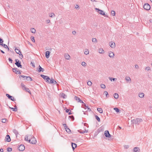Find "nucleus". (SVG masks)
<instances>
[{"instance_id": "1", "label": "nucleus", "mask_w": 152, "mask_h": 152, "mask_svg": "<svg viewBox=\"0 0 152 152\" xmlns=\"http://www.w3.org/2000/svg\"><path fill=\"white\" fill-rule=\"evenodd\" d=\"M15 64L18 67L22 68V65L21 64V62L18 59H15Z\"/></svg>"}, {"instance_id": "2", "label": "nucleus", "mask_w": 152, "mask_h": 152, "mask_svg": "<svg viewBox=\"0 0 152 152\" xmlns=\"http://www.w3.org/2000/svg\"><path fill=\"white\" fill-rule=\"evenodd\" d=\"M40 76L42 78H43V79L45 80L47 83V82H49V80H50V78L48 76H46L42 74Z\"/></svg>"}, {"instance_id": "3", "label": "nucleus", "mask_w": 152, "mask_h": 152, "mask_svg": "<svg viewBox=\"0 0 152 152\" xmlns=\"http://www.w3.org/2000/svg\"><path fill=\"white\" fill-rule=\"evenodd\" d=\"M15 51L16 53L19 55L20 56V58L21 59H22L23 58V55L22 54L21 52L20 51V50H18V49L15 48Z\"/></svg>"}, {"instance_id": "4", "label": "nucleus", "mask_w": 152, "mask_h": 152, "mask_svg": "<svg viewBox=\"0 0 152 152\" xmlns=\"http://www.w3.org/2000/svg\"><path fill=\"white\" fill-rule=\"evenodd\" d=\"M143 7L144 8L147 10H149L151 8V7L150 5L148 4L147 3L143 5Z\"/></svg>"}, {"instance_id": "5", "label": "nucleus", "mask_w": 152, "mask_h": 152, "mask_svg": "<svg viewBox=\"0 0 152 152\" xmlns=\"http://www.w3.org/2000/svg\"><path fill=\"white\" fill-rule=\"evenodd\" d=\"M29 142L32 144H35L37 142V141L36 138L34 137L32 138L31 139V141Z\"/></svg>"}, {"instance_id": "6", "label": "nucleus", "mask_w": 152, "mask_h": 152, "mask_svg": "<svg viewBox=\"0 0 152 152\" xmlns=\"http://www.w3.org/2000/svg\"><path fill=\"white\" fill-rule=\"evenodd\" d=\"M6 95L7 97H8L9 99L11 100L12 101H15L16 100L15 99H14L13 97L8 94H6Z\"/></svg>"}, {"instance_id": "7", "label": "nucleus", "mask_w": 152, "mask_h": 152, "mask_svg": "<svg viewBox=\"0 0 152 152\" xmlns=\"http://www.w3.org/2000/svg\"><path fill=\"white\" fill-rule=\"evenodd\" d=\"M104 134L107 137H111V135L110 134L109 131L108 130H106L104 132Z\"/></svg>"}, {"instance_id": "8", "label": "nucleus", "mask_w": 152, "mask_h": 152, "mask_svg": "<svg viewBox=\"0 0 152 152\" xmlns=\"http://www.w3.org/2000/svg\"><path fill=\"white\" fill-rule=\"evenodd\" d=\"M18 148L19 151H23L24 150L25 147L23 145L21 144L19 146Z\"/></svg>"}, {"instance_id": "9", "label": "nucleus", "mask_w": 152, "mask_h": 152, "mask_svg": "<svg viewBox=\"0 0 152 152\" xmlns=\"http://www.w3.org/2000/svg\"><path fill=\"white\" fill-rule=\"evenodd\" d=\"M82 107L85 109H87V111H90L91 110L89 108V107L88 106H86L85 104L82 105Z\"/></svg>"}, {"instance_id": "10", "label": "nucleus", "mask_w": 152, "mask_h": 152, "mask_svg": "<svg viewBox=\"0 0 152 152\" xmlns=\"http://www.w3.org/2000/svg\"><path fill=\"white\" fill-rule=\"evenodd\" d=\"M136 124L139 125L141 122H142L143 120L141 118H136Z\"/></svg>"}, {"instance_id": "11", "label": "nucleus", "mask_w": 152, "mask_h": 152, "mask_svg": "<svg viewBox=\"0 0 152 152\" xmlns=\"http://www.w3.org/2000/svg\"><path fill=\"white\" fill-rule=\"evenodd\" d=\"M18 69L17 68H12V71L13 72L15 73L16 74H20L21 72H20L18 70Z\"/></svg>"}, {"instance_id": "12", "label": "nucleus", "mask_w": 152, "mask_h": 152, "mask_svg": "<svg viewBox=\"0 0 152 152\" xmlns=\"http://www.w3.org/2000/svg\"><path fill=\"white\" fill-rule=\"evenodd\" d=\"M11 138L9 135L7 134L5 138V141L7 142H10L11 141Z\"/></svg>"}, {"instance_id": "13", "label": "nucleus", "mask_w": 152, "mask_h": 152, "mask_svg": "<svg viewBox=\"0 0 152 152\" xmlns=\"http://www.w3.org/2000/svg\"><path fill=\"white\" fill-rule=\"evenodd\" d=\"M95 10L97 11V12L98 13H99V14L101 15H102V13H103L104 11L103 10H101L99 9V8H95Z\"/></svg>"}, {"instance_id": "14", "label": "nucleus", "mask_w": 152, "mask_h": 152, "mask_svg": "<svg viewBox=\"0 0 152 152\" xmlns=\"http://www.w3.org/2000/svg\"><path fill=\"white\" fill-rule=\"evenodd\" d=\"M50 52L48 51H47L45 53V56L47 58H48L50 56Z\"/></svg>"}, {"instance_id": "15", "label": "nucleus", "mask_w": 152, "mask_h": 152, "mask_svg": "<svg viewBox=\"0 0 152 152\" xmlns=\"http://www.w3.org/2000/svg\"><path fill=\"white\" fill-rule=\"evenodd\" d=\"M38 67V72H43L45 71L44 69L42 68L40 65H39Z\"/></svg>"}, {"instance_id": "16", "label": "nucleus", "mask_w": 152, "mask_h": 152, "mask_svg": "<svg viewBox=\"0 0 152 152\" xmlns=\"http://www.w3.org/2000/svg\"><path fill=\"white\" fill-rule=\"evenodd\" d=\"M72 146L73 150H74L77 147V145L76 143L72 142Z\"/></svg>"}, {"instance_id": "17", "label": "nucleus", "mask_w": 152, "mask_h": 152, "mask_svg": "<svg viewBox=\"0 0 152 152\" xmlns=\"http://www.w3.org/2000/svg\"><path fill=\"white\" fill-rule=\"evenodd\" d=\"M9 108L10 109L12 110L13 111L16 112L17 111V107L16 105L15 106V108L13 107H9Z\"/></svg>"}, {"instance_id": "18", "label": "nucleus", "mask_w": 152, "mask_h": 152, "mask_svg": "<svg viewBox=\"0 0 152 152\" xmlns=\"http://www.w3.org/2000/svg\"><path fill=\"white\" fill-rule=\"evenodd\" d=\"M140 149L139 148L135 147L133 149L134 152H140Z\"/></svg>"}, {"instance_id": "19", "label": "nucleus", "mask_w": 152, "mask_h": 152, "mask_svg": "<svg viewBox=\"0 0 152 152\" xmlns=\"http://www.w3.org/2000/svg\"><path fill=\"white\" fill-rule=\"evenodd\" d=\"M0 45H1L2 46H3L5 48H6V49H8V50H10L9 48L7 46V45H6V44H3L2 43V44H0Z\"/></svg>"}, {"instance_id": "20", "label": "nucleus", "mask_w": 152, "mask_h": 152, "mask_svg": "<svg viewBox=\"0 0 152 152\" xmlns=\"http://www.w3.org/2000/svg\"><path fill=\"white\" fill-rule=\"evenodd\" d=\"M60 96L61 97H62L63 98H65L67 96L64 93H61L60 94Z\"/></svg>"}, {"instance_id": "21", "label": "nucleus", "mask_w": 152, "mask_h": 152, "mask_svg": "<svg viewBox=\"0 0 152 152\" xmlns=\"http://www.w3.org/2000/svg\"><path fill=\"white\" fill-rule=\"evenodd\" d=\"M78 132L80 133L81 134H84V133H86L88 132V131L87 130H85V131H83L82 130H78Z\"/></svg>"}, {"instance_id": "22", "label": "nucleus", "mask_w": 152, "mask_h": 152, "mask_svg": "<svg viewBox=\"0 0 152 152\" xmlns=\"http://www.w3.org/2000/svg\"><path fill=\"white\" fill-rule=\"evenodd\" d=\"M114 56V54L113 52H110L109 54V56L110 58H113Z\"/></svg>"}, {"instance_id": "23", "label": "nucleus", "mask_w": 152, "mask_h": 152, "mask_svg": "<svg viewBox=\"0 0 152 152\" xmlns=\"http://www.w3.org/2000/svg\"><path fill=\"white\" fill-rule=\"evenodd\" d=\"M27 136L28 139V142H30L31 141V139L32 138L34 137L33 135H27Z\"/></svg>"}, {"instance_id": "24", "label": "nucleus", "mask_w": 152, "mask_h": 152, "mask_svg": "<svg viewBox=\"0 0 152 152\" xmlns=\"http://www.w3.org/2000/svg\"><path fill=\"white\" fill-rule=\"evenodd\" d=\"M110 45L112 48H114L115 47V44L114 42H112L110 44Z\"/></svg>"}, {"instance_id": "25", "label": "nucleus", "mask_w": 152, "mask_h": 152, "mask_svg": "<svg viewBox=\"0 0 152 152\" xmlns=\"http://www.w3.org/2000/svg\"><path fill=\"white\" fill-rule=\"evenodd\" d=\"M99 52L100 53H104V51L102 48H100L99 49Z\"/></svg>"}, {"instance_id": "26", "label": "nucleus", "mask_w": 152, "mask_h": 152, "mask_svg": "<svg viewBox=\"0 0 152 152\" xmlns=\"http://www.w3.org/2000/svg\"><path fill=\"white\" fill-rule=\"evenodd\" d=\"M65 129L66 131L69 134H70L71 132V131L70 129L67 127V128H66Z\"/></svg>"}, {"instance_id": "27", "label": "nucleus", "mask_w": 152, "mask_h": 152, "mask_svg": "<svg viewBox=\"0 0 152 152\" xmlns=\"http://www.w3.org/2000/svg\"><path fill=\"white\" fill-rule=\"evenodd\" d=\"M97 111L100 113H103V110L101 108H97Z\"/></svg>"}, {"instance_id": "28", "label": "nucleus", "mask_w": 152, "mask_h": 152, "mask_svg": "<svg viewBox=\"0 0 152 152\" xmlns=\"http://www.w3.org/2000/svg\"><path fill=\"white\" fill-rule=\"evenodd\" d=\"M49 83H54V80L53 79H50L49 80V82H47Z\"/></svg>"}, {"instance_id": "29", "label": "nucleus", "mask_w": 152, "mask_h": 152, "mask_svg": "<svg viewBox=\"0 0 152 152\" xmlns=\"http://www.w3.org/2000/svg\"><path fill=\"white\" fill-rule=\"evenodd\" d=\"M118 94L115 93L114 94V96L115 98L117 99L118 98Z\"/></svg>"}, {"instance_id": "30", "label": "nucleus", "mask_w": 152, "mask_h": 152, "mask_svg": "<svg viewBox=\"0 0 152 152\" xmlns=\"http://www.w3.org/2000/svg\"><path fill=\"white\" fill-rule=\"evenodd\" d=\"M13 132L15 134L16 137H17V135L18 134V131L16 129H14Z\"/></svg>"}, {"instance_id": "31", "label": "nucleus", "mask_w": 152, "mask_h": 152, "mask_svg": "<svg viewBox=\"0 0 152 152\" xmlns=\"http://www.w3.org/2000/svg\"><path fill=\"white\" fill-rule=\"evenodd\" d=\"M69 119H71L72 121H74L75 119L74 116L72 115L69 116Z\"/></svg>"}, {"instance_id": "32", "label": "nucleus", "mask_w": 152, "mask_h": 152, "mask_svg": "<svg viewBox=\"0 0 152 152\" xmlns=\"http://www.w3.org/2000/svg\"><path fill=\"white\" fill-rule=\"evenodd\" d=\"M95 116L96 119L97 120L98 122H100V118L96 115H95Z\"/></svg>"}, {"instance_id": "33", "label": "nucleus", "mask_w": 152, "mask_h": 152, "mask_svg": "<svg viewBox=\"0 0 152 152\" xmlns=\"http://www.w3.org/2000/svg\"><path fill=\"white\" fill-rule=\"evenodd\" d=\"M23 89L25 90L26 92L30 93V91L28 88L25 87Z\"/></svg>"}, {"instance_id": "34", "label": "nucleus", "mask_w": 152, "mask_h": 152, "mask_svg": "<svg viewBox=\"0 0 152 152\" xmlns=\"http://www.w3.org/2000/svg\"><path fill=\"white\" fill-rule=\"evenodd\" d=\"M26 79H27L28 81H32V79L30 76H27V77H26Z\"/></svg>"}, {"instance_id": "35", "label": "nucleus", "mask_w": 152, "mask_h": 152, "mask_svg": "<svg viewBox=\"0 0 152 152\" xmlns=\"http://www.w3.org/2000/svg\"><path fill=\"white\" fill-rule=\"evenodd\" d=\"M31 32L33 33H35L36 32V30L34 28H31Z\"/></svg>"}, {"instance_id": "36", "label": "nucleus", "mask_w": 152, "mask_h": 152, "mask_svg": "<svg viewBox=\"0 0 152 152\" xmlns=\"http://www.w3.org/2000/svg\"><path fill=\"white\" fill-rule=\"evenodd\" d=\"M80 98L79 97L76 96H75L74 97L75 99L78 102L79 100H80Z\"/></svg>"}, {"instance_id": "37", "label": "nucleus", "mask_w": 152, "mask_h": 152, "mask_svg": "<svg viewBox=\"0 0 152 152\" xmlns=\"http://www.w3.org/2000/svg\"><path fill=\"white\" fill-rule=\"evenodd\" d=\"M114 110L117 113H118L119 112H120V110L119 109L117 108H116V107H115V108H114Z\"/></svg>"}, {"instance_id": "38", "label": "nucleus", "mask_w": 152, "mask_h": 152, "mask_svg": "<svg viewBox=\"0 0 152 152\" xmlns=\"http://www.w3.org/2000/svg\"><path fill=\"white\" fill-rule=\"evenodd\" d=\"M89 52L88 50L87 49H86L84 52V53L86 55H87L88 54Z\"/></svg>"}, {"instance_id": "39", "label": "nucleus", "mask_w": 152, "mask_h": 152, "mask_svg": "<svg viewBox=\"0 0 152 152\" xmlns=\"http://www.w3.org/2000/svg\"><path fill=\"white\" fill-rule=\"evenodd\" d=\"M109 79L111 81H112L113 80V81H116L117 80L116 78H113L112 79V78L111 77H109Z\"/></svg>"}, {"instance_id": "40", "label": "nucleus", "mask_w": 152, "mask_h": 152, "mask_svg": "<svg viewBox=\"0 0 152 152\" xmlns=\"http://www.w3.org/2000/svg\"><path fill=\"white\" fill-rule=\"evenodd\" d=\"M139 97L141 98L143 97L144 96V94L143 93H142L140 94L139 95Z\"/></svg>"}, {"instance_id": "41", "label": "nucleus", "mask_w": 152, "mask_h": 152, "mask_svg": "<svg viewBox=\"0 0 152 152\" xmlns=\"http://www.w3.org/2000/svg\"><path fill=\"white\" fill-rule=\"evenodd\" d=\"M70 57L69 55V54H67L65 56V58L66 59H69V57Z\"/></svg>"}, {"instance_id": "42", "label": "nucleus", "mask_w": 152, "mask_h": 152, "mask_svg": "<svg viewBox=\"0 0 152 152\" xmlns=\"http://www.w3.org/2000/svg\"><path fill=\"white\" fill-rule=\"evenodd\" d=\"M92 41L93 42H97V41L96 39L95 38H93L92 39Z\"/></svg>"}, {"instance_id": "43", "label": "nucleus", "mask_w": 152, "mask_h": 152, "mask_svg": "<svg viewBox=\"0 0 152 152\" xmlns=\"http://www.w3.org/2000/svg\"><path fill=\"white\" fill-rule=\"evenodd\" d=\"M111 14L113 15L114 16L115 15V11L112 10L111 11Z\"/></svg>"}, {"instance_id": "44", "label": "nucleus", "mask_w": 152, "mask_h": 152, "mask_svg": "<svg viewBox=\"0 0 152 152\" xmlns=\"http://www.w3.org/2000/svg\"><path fill=\"white\" fill-rule=\"evenodd\" d=\"M49 16L51 18H53L55 17V15L53 13H51Z\"/></svg>"}, {"instance_id": "45", "label": "nucleus", "mask_w": 152, "mask_h": 152, "mask_svg": "<svg viewBox=\"0 0 152 152\" xmlns=\"http://www.w3.org/2000/svg\"><path fill=\"white\" fill-rule=\"evenodd\" d=\"M31 40L33 42H35L34 38V37L31 36Z\"/></svg>"}, {"instance_id": "46", "label": "nucleus", "mask_w": 152, "mask_h": 152, "mask_svg": "<svg viewBox=\"0 0 152 152\" xmlns=\"http://www.w3.org/2000/svg\"><path fill=\"white\" fill-rule=\"evenodd\" d=\"M25 140L28 141V139L27 136V135L25 137Z\"/></svg>"}, {"instance_id": "47", "label": "nucleus", "mask_w": 152, "mask_h": 152, "mask_svg": "<svg viewBox=\"0 0 152 152\" xmlns=\"http://www.w3.org/2000/svg\"><path fill=\"white\" fill-rule=\"evenodd\" d=\"M23 77L24 78L26 79V77H27V76L23 75H20L19 76V78H20L21 77Z\"/></svg>"}, {"instance_id": "48", "label": "nucleus", "mask_w": 152, "mask_h": 152, "mask_svg": "<svg viewBox=\"0 0 152 152\" xmlns=\"http://www.w3.org/2000/svg\"><path fill=\"white\" fill-rule=\"evenodd\" d=\"M101 87L102 88H105V86L104 84H101Z\"/></svg>"}, {"instance_id": "49", "label": "nucleus", "mask_w": 152, "mask_h": 152, "mask_svg": "<svg viewBox=\"0 0 152 152\" xmlns=\"http://www.w3.org/2000/svg\"><path fill=\"white\" fill-rule=\"evenodd\" d=\"M92 84V83H91V81H88L87 82V84L89 86H91Z\"/></svg>"}, {"instance_id": "50", "label": "nucleus", "mask_w": 152, "mask_h": 152, "mask_svg": "<svg viewBox=\"0 0 152 152\" xmlns=\"http://www.w3.org/2000/svg\"><path fill=\"white\" fill-rule=\"evenodd\" d=\"M86 64L85 62L83 61L82 62L81 65L84 66H86Z\"/></svg>"}, {"instance_id": "51", "label": "nucleus", "mask_w": 152, "mask_h": 152, "mask_svg": "<svg viewBox=\"0 0 152 152\" xmlns=\"http://www.w3.org/2000/svg\"><path fill=\"white\" fill-rule=\"evenodd\" d=\"M7 151L8 152H10L12 151V149L11 148H7Z\"/></svg>"}, {"instance_id": "52", "label": "nucleus", "mask_w": 152, "mask_h": 152, "mask_svg": "<svg viewBox=\"0 0 152 152\" xmlns=\"http://www.w3.org/2000/svg\"><path fill=\"white\" fill-rule=\"evenodd\" d=\"M7 120V119H6V118H4V119H2V122L3 123H5L6 122Z\"/></svg>"}, {"instance_id": "53", "label": "nucleus", "mask_w": 152, "mask_h": 152, "mask_svg": "<svg viewBox=\"0 0 152 152\" xmlns=\"http://www.w3.org/2000/svg\"><path fill=\"white\" fill-rule=\"evenodd\" d=\"M31 64L34 68L35 67V64L34 63L32 62H31Z\"/></svg>"}, {"instance_id": "54", "label": "nucleus", "mask_w": 152, "mask_h": 152, "mask_svg": "<svg viewBox=\"0 0 152 152\" xmlns=\"http://www.w3.org/2000/svg\"><path fill=\"white\" fill-rule=\"evenodd\" d=\"M102 15H103L105 17H108V16L107 15H106L104 12H103V13L102 14Z\"/></svg>"}, {"instance_id": "55", "label": "nucleus", "mask_w": 152, "mask_h": 152, "mask_svg": "<svg viewBox=\"0 0 152 152\" xmlns=\"http://www.w3.org/2000/svg\"><path fill=\"white\" fill-rule=\"evenodd\" d=\"M104 94H105L106 97H107V96L108 95V94L107 91H105L104 92Z\"/></svg>"}, {"instance_id": "56", "label": "nucleus", "mask_w": 152, "mask_h": 152, "mask_svg": "<svg viewBox=\"0 0 152 152\" xmlns=\"http://www.w3.org/2000/svg\"><path fill=\"white\" fill-rule=\"evenodd\" d=\"M126 80L127 81H129L131 80L130 78L129 77H126Z\"/></svg>"}, {"instance_id": "57", "label": "nucleus", "mask_w": 152, "mask_h": 152, "mask_svg": "<svg viewBox=\"0 0 152 152\" xmlns=\"http://www.w3.org/2000/svg\"><path fill=\"white\" fill-rule=\"evenodd\" d=\"M145 69L147 71L149 70L150 69V67L149 66L146 67Z\"/></svg>"}, {"instance_id": "58", "label": "nucleus", "mask_w": 152, "mask_h": 152, "mask_svg": "<svg viewBox=\"0 0 152 152\" xmlns=\"http://www.w3.org/2000/svg\"><path fill=\"white\" fill-rule=\"evenodd\" d=\"M8 60L9 61L11 62V63H12V59L10 58H8Z\"/></svg>"}, {"instance_id": "59", "label": "nucleus", "mask_w": 152, "mask_h": 152, "mask_svg": "<svg viewBox=\"0 0 152 152\" xmlns=\"http://www.w3.org/2000/svg\"><path fill=\"white\" fill-rule=\"evenodd\" d=\"M64 126V129L66 128H67V126H66V124H62Z\"/></svg>"}, {"instance_id": "60", "label": "nucleus", "mask_w": 152, "mask_h": 152, "mask_svg": "<svg viewBox=\"0 0 152 152\" xmlns=\"http://www.w3.org/2000/svg\"><path fill=\"white\" fill-rule=\"evenodd\" d=\"M65 108L66 109V113H68L69 111H70V110L69 109H66V107H65Z\"/></svg>"}, {"instance_id": "61", "label": "nucleus", "mask_w": 152, "mask_h": 152, "mask_svg": "<svg viewBox=\"0 0 152 152\" xmlns=\"http://www.w3.org/2000/svg\"><path fill=\"white\" fill-rule=\"evenodd\" d=\"M132 122L133 123H135L136 124V119L135 120V119L132 120Z\"/></svg>"}, {"instance_id": "62", "label": "nucleus", "mask_w": 152, "mask_h": 152, "mask_svg": "<svg viewBox=\"0 0 152 152\" xmlns=\"http://www.w3.org/2000/svg\"><path fill=\"white\" fill-rule=\"evenodd\" d=\"M78 102H80L81 103H83V104H85L84 103V102H83V101L81 99H80V100H79V101H78Z\"/></svg>"}, {"instance_id": "63", "label": "nucleus", "mask_w": 152, "mask_h": 152, "mask_svg": "<svg viewBox=\"0 0 152 152\" xmlns=\"http://www.w3.org/2000/svg\"><path fill=\"white\" fill-rule=\"evenodd\" d=\"M21 86L22 87H24V88L25 87V86L22 83H21Z\"/></svg>"}, {"instance_id": "64", "label": "nucleus", "mask_w": 152, "mask_h": 152, "mask_svg": "<svg viewBox=\"0 0 152 152\" xmlns=\"http://www.w3.org/2000/svg\"><path fill=\"white\" fill-rule=\"evenodd\" d=\"M124 147L126 149H127L128 148L129 146V145H125L124 146Z\"/></svg>"}]
</instances>
